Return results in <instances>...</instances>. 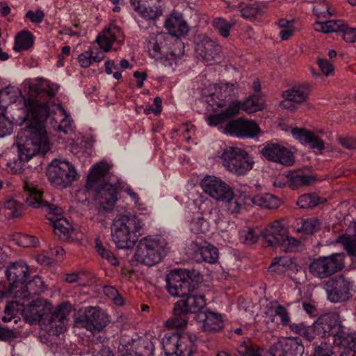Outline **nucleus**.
Listing matches in <instances>:
<instances>
[{"label":"nucleus","instance_id":"nucleus-1","mask_svg":"<svg viewBox=\"0 0 356 356\" xmlns=\"http://www.w3.org/2000/svg\"><path fill=\"white\" fill-rule=\"evenodd\" d=\"M26 114L22 118L26 126L21 129L17 136L18 157L7 163L11 174H21L24 170V163L38 154H44L51 147L45 123L49 111L44 104L29 99L24 103Z\"/></svg>","mask_w":356,"mask_h":356},{"label":"nucleus","instance_id":"nucleus-2","mask_svg":"<svg viewBox=\"0 0 356 356\" xmlns=\"http://www.w3.org/2000/svg\"><path fill=\"white\" fill-rule=\"evenodd\" d=\"M23 182L24 189L27 193L26 203L34 208H45L49 211L47 218L51 223L55 235L63 240L73 238L75 231L65 218L60 217L61 209L44 201L41 190L29 177H24Z\"/></svg>","mask_w":356,"mask_h":356},{"label":"nucleus","instance_id":"nucleus-3","mask_svg":"<svg viewBox=\"0 0 356 356\" xmlns=\"http://www.w3.org/2000/svg\"><path fill=\"white\" fill-rule=\"evenodd\" d=\"M143 223L136 216L118 215L113 220L111 236L119 249L132 248L143 234Z\"/></svg>","mask_w":356,"mask_h":356},{"label":"nucleus","instance_id":"nucleus-4","mask_svg":"<svg viewBox=\"0 0 356 356\" xmlns=\"http://www.w3.org/2000/svg\"><path fill=\"white\" fill-rule=\"evenodd\" d=\"M202 280V275L197 270L177 269L167 275L166 287L172 296L185 298L197 289Z\"/></svg>","mask_w":356,"mask_h":356},{"label":"nucleus","instance_id":"nucleus-5","mask_svg":"<svg viewBox=\"0 0 356 356\" xmlns=\"http://www.w3.org/2000/svg\"><path fill=\"white\" fill-rule=\"evenodd\" d=\"M168 249V244L163 237L147 236L140 240L134 258L138 263L152 266L161 261Z\"/></svg>","mask_w":356,"mask_h":356},{"label":"nucleus","instance_id":"nucleus-6","mask_svg":"<svg viewBox=\"0 0 356 356\" xmlns=\"http://www.w3.org/2000/svg\"><path fill=\"white\" fill-rule=\"evenodd\" d=\"M197 337L191 333H172L163 339V346L167 356H196Z\"/></svg>","mask_w":356,"mask_h":356},{"label":"nucleus","instance_id":"nucleus-7","mask_svg":"<svg viewBox=\"0 0 356 356\" xmlns=\"http://www.w3.org/2000/svg\"><path fill=\"white\" fill-rule=\"evenodd\" d=\"M222 165L229 172L239 176L251 170L254 164L253 157L243 149L228 147L221 155Z\"/></svg>","mask_w":356,"mask_h":356},{"label":"nucleus","instance_id":"nucleus-8","mask_svg":"<svg viewBox=\"0 0 356 356\" xmlns=\"http://www.w3.org/2000/svg\"><path fill=\"white\" fill-rule=\"evenodd\" d=\"M47 177L54 187L66 188L76 179L77 172L74 166L69 161L54 159L47 168Z\"/></svg>","mask_w":356,"mask_h":356},{"label":"nucleus","instance_id":"nucleus-9","mask_svg":"<svg viewBox=\"0 0 356 356\" xmlns=\"http://www.w3.org/2000/svg\"><path fill=\"white\" fill-rule=\"evenodd\" d=\"M259 233L268 246L279 245L286 252H292L299 244L297 239L287 235L286 229L278 220L269 224Z\"/></svg>","mask_w":356,"mask_h":356},{"label":"nucleus","instance_id":"nucleus-10","mask_svg":"<svg viewBox=\"0 0 356 356\" xmlns=\"http://www.w3.org/2000/svg\"><path fill=\"white\" fill-rule=\"evenodd\" d=\"M344 254H332L327 257H320L309 264V272L315 277L323 279L341 270L344 266Z\"/></svg>","mask_w":356,"mask_h":356},{"label":"nucleus","instance_id":"nucleus-11","mask_svg":"<svg viewBox=\"0 0 356 356\" xmlns=\"http://www.w3.org/2000/svg\"><path fill=\"white\" fill-rule=\"evenodd\" d=\"M236 89L234 84L222 83L215 87V91L207 97L206 103L213 111H217L218 108H227L231 104H236L239 111L241 102L234 100Z\"/></svg>","mask_w":356,"mask_h":356},{"label":"nucleus","instance_id":"nucleus-12","mask_svg":"<svg viewBox=\"0 0 356 356\" xmlns=\"http://www.w3.org/2000/svg\"><path fill=\"white\" fill-rule=\"evenodd\" d=\"M72 311V306L68 303L60 305L54 312L46 316L45 324L42 329L49 334L58 335L64 332L67 329V316Z\"/></svg>","mask_w":356,"mask_h":356},{"label":"nucleus","instance_id":"nucleus-13","mask_svg":"<svg viewBox=\"0 0 356 356\" xmlns=\"http://www.w3.org/2000/svg\"><path fill=\"white\" fill-rule=\"evenodd\" d=\"M122 33L120 29L111 25L108 28L104 29L95 39V42L99 46L102 51L94 55L93 51H90V63L100 62L105 57V52L111 50L113 42L117 41L121 42Z\"/></svg>","mask_w":356,"mask_h":356},{"label":"nucleus","instance_id":"nucleus-14","mask_svg":"<svg viewBox=\"0 0 356 356\" xmlns=\"http://www.w3.org/2000/svg\"><path fill=\"white\" fill-rule=\"evenodd\" d=\"M305 348L298 337H282L268 349L272 356H302Z\"/></svg>","mask_w":356,"mask_h":356},{"label":"nucleus","instance_id":"nucleus-15","mask_svg":"<svg viewBox=\"0 0 356 356\" xmlns=\"http://www.w3.org/2000/svg\"><path fill=\"white\" fill-rule=\"evenodd\" d=\"M92 188L96 192L95 204L97 209L102 212L111 211L118 200L115 186L108 182H102Z\"/></svg>","mask_w":356,"mask_h":356},{"label":"nucleus","instance_id":"nucleus-16","mask_svg":"<svg viewBox=\"0 0 356 356\" xmlns=\"http://www.w3.org/2000/svg\"><path fill=\"white\" fill-rule=\"evenodd\" d=\"M52 305L43 299H37L28 304L22 309V315L31 324L38 323L43 326L45 324L46 316H48L52 310Z\"/></svg>","mask_w":356,"mask_h":356},{"label":"nucleus","instance_id":"nucleus-17","mask_svg":"<svg viewBox=\"0 0 356 356\" xmlns=\"http://www.w3.org/2000/svg\"><path fill=\"white\" fill-rule=\"evenodd\" d=\"M204 192L218 201L231 197L232 188L221 179L207 176L201 181Z\"/></svg>","mask_w":356,"mask_h":356},{"label":"nucleus","instance_id":"nucleus-18","mask_svg":"<svg viewBox=\"0 0 356 356\" xmlns=\"http://www.w3.org/2000/svg\"><path fill=\"white\" fill-rule=\"evenodd\" d=\"M29 266L23 261L10 264L6 270V275L10 284V293L15 296L16 290L21 289L28 280Z\"/></svg>","mask_w":356,"mask_h":356},{"label":"nucleus","instance_id":"nucleus-19","mask_svg":"<svg viewBox=\"0 0 356 356\" xmlns=\"http://www.w3.org/2000/svg\"><path fill=\"white\" fill-rule=\"evenodd\" d=\"M260 131L258 124L252 120L238 119L229 121L225 127V132L238 138H253Z\"/></svg>","mask_w":356,"mask_h":356},{"label":"nucleus","instance_id":"nucleus-20","mask_svg":"<svg viewBox=\"0 0 356 356\" xmlns=\"http://www.w3.org/2000/svg\"><path fill=\"white\" fill-rule=\"evenodd\" d=\"M329 286L331 289L327 290V298L332 302H344L352 296L350 282L342 275L332 279L329 282Z\"/></svg>","mask_w":356,"mask_h":356},{"label":"nucleus","instance_id":"nucleus-21","mask_svg":"<svg viewBox=\"0 0 356 356\" xmlns=\"http://www.w3.org/2000/svg\"><path fill=\"white\" fill-rule=\"evenodd\" d=\"M261 154L268 160L290 166L294 163L292 152L284 146L270 143L266 145L261 150Z\"/></svg>","mask_w":356,"mask_h":356},{"label":"nucleus","instance_id":"nucleus-22","mask_svg":"<svg viewBox=\"0 0 356 356\" xmlns=\"http://www.w3.org/2000/svg\"><path fill=\"white\" fill-rule=\"evenodd\" d=\"M110 321L106 312L99 307H90V333L97 336V341L102 343L105 339L104 332Z\"/></svg>","mask_w":356,"mask_h":356},{"label":"nucleus","instance_id":"nucleus-23","mask_svg":"<svg viewBox=\"0 0 356 356\" xmlns=\"http://www.w3.org/2000/svg\"><path fill=\"white\" fill-rule=\"evenodd\" d=\"M339 317L337 314L330 313L321 316L314 323V332L321 337L334 334L341 326Z\"/></svg>","mask_w":356,"mask_h":356},{"label":"nucleus","instance_id":"nucleus-24","mask_svg":"<svg viewBox=\"0 0 356 356\" xmlns=\"http://www.w3.org/2000/svg\"><path fill=\"white\" fill-rule=\"evenodd\" d=\"M197 54L207 64L220 59L221 52L220 45L215 40L207 36H204L196 47Z\"/></svg>","mask_w":356,"mask_h":356},{"label":"nucleus","instance_id":"nucleus-25","mask_svg":"<svg viewBox=\"0 0 356 356\" xmlns=\"http://www.w3.org/2000/svg\"><path fill=\"white\" fill-rule=\"evenodd\" d=\"M183 298L176 302L177 303L178 311L184 309L188 314H198L200 312H203L202 309L207 305V300L204 295L197 294L194 292H191L189 295Z\"/></svg>","mask_w":356,"mask_h":356},{"label":"nucleus","instance_id":"nucleus-26","mask_svg":"<svg viewBox=\"0 0 356 356\" xmlns=\"http://www.w3.org/2000/svg\"><path fill=\"white\" fill-rule=\"evenodd\" d=\"M197 322L202 323V330L207 332H215L224 327V322L221 314L205 310L196 316Z\"/></svg>","mask_w":356,"mask_h":356},{"label":"nucleus","instance_id":"nucleus-27","mask_svg":"<svg viewBox=\"0 0 356 356\" xmlns=\"http://www.w3.org/2000/svg\"><path fill=\"white\" fill-rule=\"evenodd\" d=\"M310 92V87L308 84H302L293 86L292 88L284 91L282 97L284 99L280 106L284 108H289V102L301 104L306 101Z\"/></svg>","mask_w":356,"mask_h":356},{"label":"nucleus","instance_id":"nucleus-28","mask_svg":"<svg viewBox=\"0 0 356 356\" xmlns=\"http://www.w3.org/2000/svg\"><path fill=\"white\" fill-rule=\"evenodd\" d=\"M165 27L169 33L175 37H181L188 32V26L181 15L172 12L165 19Z\"/></svg>","mask_w":356,"mask_h":356},{"label":"nucleus","instance_id":"nucleus-29","mask_svg":"<svg viewBox=\"0 0 356 356\" xmlns=\"http://www.w3.org/2000/svg\"><path fill=\"white\" fill-rule=\"evenodd\" d=\"M333 341L334 344L341 350L355 348L356 346V332L341 325L334 334Z\"/></svg>","mask_w":356,"mask_h":356},{"label":"nucleus","instance_id":"nucleus-30","mask_svg":"<svg viewBox=\"0 0 356 356\" xmlns=\"http://www.w3.org/2000/svg\"><path fill=\"white\" fill-rule=\"evenodd\" d=\"M293 136L302 144L308 145L312 149L323 150L325 149L324 142L313 132L305 129L294 128L291 131Z\"/></svg>","mask_w":356,"mask_h":356},{"label":"nucleus","instance_id":"nucleus-31","mask_svg":"<svg viewBox=\"0 0 356 356\" xmlns=\"http://www.w3.org/2000/svg\"><path fill=\"white\" fill-rule=\"evenodd\" d=\"M44 285L42 278L34 276L30 281H26L24 287L15 291V297L20 299H27L31 295L40 294L44 291Z\"/></svg>","mask_w":356,"mask_h":356},{"label":"nucleus","instance_id":"nucleus-32","mask_svg":"<svg viewBox=\"0 0 356 356\" xmlns=\"http://www.w3.org/2000/svg\"><path fill=\"white\" fill-rule=\"evenodd\" d=\"M29 99H33V100L38 102L41 104H44L45 106L47 107V109L49 110L47 103L41 102L38 99H33V98L24 99L23 107L22 108L24 115L22 116L19 117V120L15 119V118H13V119L11 120L9 118L8 116L6 115V113H0V138H3L6 136L10 135L12 133L13 129L14 121H15L16 122H18L19 121H20L21 122H23L22 121V118L26 114L25 108H24V103L26 101H27ZM48 111L49 112V111ZM24 122L26 124V125H25V127H26V122Z\"/></svg>","mask_w":356,"mask_h":356},{"label":"nucleus","instance_id":"nucleus-33","mask_svg":"<svg viewBox=\"0 0 356 356\" xmlns=\"http://www.w3.org/2000/svg\"><path fill=\"white\" fill-rule=\"evenodd\" d=\"M24 84L25 86L27 85L30 90L36 92L44 90L50 97L54 96L59 88V86L56 83H51L42 77H38L34 80L26 81Z\"/></svg>","mask_w":356,"mask_h":356},{"label":"nucleus","instance_id":"nucleus-34","mask_svg":"<svg viewBox=\"0 0 356 356\" xmlns=\"http://www.w3.org/2000/svg\"><path fill=\"white\" fill-rule=\"evenodd\" d=\"M250 200L254 205L269 209H275L281 204V200L270 193L254 195L250 198Z\"/></svg>","mask_w":356,"mask_h":356},{"label":"nucleus","instance_id":"nucleus-35","mask_svg":"<svg viewBox=\"0 0 356 356\" xmlns=\"http://www.w3.org/2000/svg\"><path fill=\"white\" fill-rule=\"evenodd\" d=\"M111 166L104 161H100L95 164L90 170V189L100 184L102 182H106L103 178L109 172Z\"/></svg>","mask_w":356,"mask_h":356},{"label":"nucleus","instance_id":"nucleus-36","mask_svg":"<svg viewBox=\"0 0 356 356\" xmlns=\"http://www.w3.org/2000/svg\"><path fill=\"white\" fill-rule=\"evenodd\" d=\"M287 184L292 189H296L302 186L312 184L316 178L312 175H306L302 172H290L286 175Z\"/></svg>","mask_w":356,"mask_h":356},{"label":"nucleus","instance_id":"nucleus-37","mask_svg":"<svg viewBox=\"0 0 356 356\" xmlns=\"http://www.w3.org/2000/svg\"><path fill=\"white\" fill-rule=\"evenodd\" d=\"M220 109V113L211 115L207 118V122L210 126H216L227 118H232L238 113V108L236 104H231L229 107Z\"/></svg>","mask_w":356,"mask_h":356},{"label":"nucleus","instance_id":"nucleus-38","mask_svg":"<svg viewBox=\"0 0 356 356\" xmlns=\"http://www.w3.org/2000/svg\"><path fill=\"white\" fill-rule=\"evenodd\" d=\"M176 302L173 308V316L165 322V325L169 328L181 329L186 326L188 317V313L183 309L180 311L177 309Z\"/></svg>","mask_w":356,"mask_h":356},{"label":"nucleus","instance_id":"nucleus-39","mask_svg":"<svg viewBox=\"0 0 356 356\" xmlns=\"http://www.w3.org/2000/svg\"><path fill=\"white\" fill-rule=\"evenodd\" d=\"M120 356H153L154 345L149 341H144L137 350L126 348L122 346L120 348Z\"/></svg>","mask_w":356,"mask_h":356},{"label":"nucleus","instance_id":"nucleus-40","mask_svg":"<svg viewBox=\"0 0 356 356\" xmlns=\"http://www.w3.org/2000/svg\"><path fill=\"white\" fill-rule=\"evenodd\" d=\"M34 44V36L28 31H22L18 33L15 38L13 50L16 52L26 51L33 47Z\"/></svg>","mask_w":356,"mask_h":356},{"label":"nucleus","instance_id":"nucleus-41","mask_svg":"<svg viewBox=\"0 0 356 356\" xmlns=\"http://www.w3.org/2000/svg\"><path fill=\"white\" fill-rule=\"evenodd\" d=\"M321 227V222L316 218H301L297 222L296 232L305 234H312L318 232Z\"/></svg>","mask_w":356,"mask_h":356},{"label":"nucleus","instance_id":"nucleus-42","mask_svg":"<svg viewBox=\"0 0 356 356\" xmlns=\"http://www.w3.org/2000/svg\"><path fill=\"white\" fill-rule=\"evenodd\" d=\"M344 24V22L341 19L327 20L325 22H316L314 23V30L323 33L342 32Z\"/></svg>","mask_w":356,"mask_h":356},{"label":"nucleus","instance_id":"nucleus-43","mask_svg":"<svg viewBox=\"0 0 356 356\" xmlns=\"http://www.w3.org/2000/svg\"><path fill=\"white\" fill-rule=\"evenodd\" d=\"M166 34L159 33L150 38L149 41V49L152 51V56L158 57L162 54L166 40Z\"/></svg>","mask_w":356,"mask_h":356},{"label":"nucleus","instance_id":"nucleus-44","mask_svg":"<svg viewBox=\"0 0 356 356\" xmlns=\"http://www.w3.org/2000/svg\"><path fill=\"white\" fill-rule=\"evenodd\" d=\"M325 201V199L318 197L315 193H307L299 197L297 205L302 209H312Z\"/></svg>","mask_w":356,"mask_h":356},{"label":"nucleus","instance_id":"nucleus-45","mask_svg":"<svg viewBox=\"0 0 356 356\" xmlns=\"http://www.w3.org/2000/svg\"><path fill=\"white\" fill-rule=\"evenodd\" d=\"M263 349L250 340L242 341L238 346V352L242 356H262Z\"/></svg>","mask_w":356,"mask_h":356},{"label":"nucleus","instance_id":"nucleus-46","mask_svg":"<svg viewBox=\"0 0 356 356\" xmlns=\"http://www.w3.org/2000/svg\"><path fill=\"white\" fill-rule=\"evenodd\" d=\"M13 240L15 243L24 248H35L40 244L39 239L32 235L16 233L13 236Z\"/></svg>","mask_w":356,"mask_h":356},{"label":"nucleus","instance_id":"nucleus-47","mask_svg":"<svg viewBox=\"0 0 356 356\" xmlns=\"http://www.w3.org/2000/svg\"><path fill=\"white\" fill-rule=\"evenodd\" d=\"M134 10L145 19H155L162 15L160 6L154 4L140 6V8Z\"/></svg>","mask_w":356,"mask_h":356},{"label":"nucleus","instance_id":"nucleus-48","mask_svg":"<svg viewBox=\"0 0 356 356\" xmlns=\"http://www.w3.org/2000/svg\"><path fill=\"white\" fill-rule=\"evenodd\" d=\"M19 93L18 89L13 88H6L0 90V113H6V105L8 103L15 102L14 97Z\"/></svg>","mask_w":356,"mask_h":356},{"label":"nucleus","instance_id":"nucleus-49","mask_svg":"<svg viewBox=\"0 0 356 356\" xmlns=\"http://www.w3.org/2000/svg\"><path fill=\"white\" fill-rule=\"evenodd\" d=\"M212 26L220 35L227 38L234 23L228 22L222 17H216L212 21Z\"/></svg>","mask_w":356,"mask_h":356},{"label":"nucleus","instance_id":"nucleus-50","mask_svg":"<svg viewBox=\"0 0 356 356\" xmlns=\"http://www.w3.org/2000/svg\"><path fill=\"white\" fill-rule=\"evenodd\" d=\"M198 253L201 259L209 264H215L218 259V249L211 245L203 246L199 248Z\"/></svg>","mask_w":356,"mask_h":356},{"label":"nucleus","instance_id":"nucleus-51","mask_svg":"<svg viewBox=\"0 0 356 356\" xmlns=\"http://www.w3.org/2000/svg\"><path fill=\"white\" fill-rule=\"evenodd\" d=\"M261 231V229H259L245 228L239 232V239L244 244H254L257 241L259 236H261L259 233Z\"/></svg>","mask_w":356,"mask_h":356},{"label":"nucleus","instance_id":"nucleus-52","mask_svg":"<svg viewBox=\"0 0 356 356\" xmlns=\"http://www.w3.org/2000/svg\"><path fill=\"white\" fill-rule=\"evenodd\" d=\"M95 250L102 259H106L113 266L118 264L117 258L108 249L106 248V247L103 245L99 238H95Z\"/></svg>","mask_w":356,"mask_h":356},{"label":"nucleus","instance_id":"nucleus-53","mask_svg":"<svg viewBox=\"0 0 356 356\" xmlns=\"http://www.w3.org/2000/svg\"><path fill=\"white\" fill-rule=\"evenodd\" d=\"M263 106L259 102V96L254 95L241 103L240 109H242L246 113H252L261 110Z\"/></svg>","mask_w":356,"mask_h":356},{"label":"nucleus","instance_id":"nucleus-54","mask_svg":"<svg viewBox=\"0 0 356 356\" xmlns=\"http://www.w3.org/2000/svg\"><path fill=\"white\" fill-rule=\"evenodd\" d=\"M268 311L274 316H279L283 325H286L289 323L290 317L287 310L277 302H271Z\"/></svg>","mask_w":356,"mask_h":356},{"label":"nucleus","instance_id":"nucleus-55","mask_svg":"<svg viewBox=\"0 0 356 356\" xmlns=\"http://www.w3.org/2000/svg\"><path fill=\"white\" fill-rule=\"evenodd\" d=\"M58 113L63 117L60 124L58 126V131L65 134H71L73 132L72 122L66 111L60 105L57 106Z\"/></svg>","mask_w":356,"mask_h":356},{"label":"nucleus","instance_id":"nucleus-56","mask_svg":"<svg viewBox=\"0 0 356 356\" xmlns=\"http://www.w3.org/2000/svg\"><path fill=\"white\" fill-rule=\"evenodd\" d=\"M225 204L227 211L231 213H239L243 208V201L239 197H236L232 191L231 197L222 200Z\"/></svg>","mask_w":356,"mask_h":356},{"label":"nucleus","instance_id":"nucleus-57","mask_svg":"<svg viewBox=\"0 0 356 356\" xmlns=\"http://www.w3.org/2000/svg\"><path fill=\"white\" fill-rule=\"evenodd\" d=\"M313 12L318 17L328 18L334 15V11L330 10L329 4L324 0H318L313 8Z\"/></svg>","mask_w":356,"mask_h":356},{"label":"nucleus","instance_id":"nucleus-58","mask_svg":"<svg viewBox=\"0 0 356 356\" xmlns=\"http://www.w3.org/2000/svg\"><path fill=\"white\" fill-rule=\"evenodd\" d=\"M89 198V175L86 176V184L83 187L78 189L74 195V200L80 203L88 205Z\"/></svg>","mask_w":356,"mask_h":356},{"label":"nucleus","instance_id":"nucleus-59","mask_svg":"<svg viewBox=\"0 0 356 356\" xmlns=\"http://www.w3.org/2000/svg\"><path fill=\"white\" fill-rule=\"evenodd\" d=\"M337 242L343 245L344 249L349 254L356 255V241L352 239L349 236H339Z\"/></svg>","mask_w":356,"mask_h":356},{"label":"nucleus","instance_id":"nucleus-60","mask_svg":"<svg viewBox=\"0 0 356 356\" xmlns=\"http://www.w3.org/2000/svg\"><path fill=\"white\" fill-rule=\"evenodd\" d=\"M4 208L9 210V215L13 218L19 217L22 213L21 204L13 199H8L4 202Z\"/></svg>","mask_w":356,"mask_h":356},{"label":"nucleus","instance_id":"nucleus-61","mask_svg":"<svg viewBox=\"0 0 356 356\" xmlns=\"http://www.w3.org/2000/svg\"><path fill=\"white\" fill-rule=\"evenodd\" d=\"M240 8L241 17L248 19L255 17L261 11L260 7L257 3L248 5L245 7H242V5H240Z\"/></svg>","mask_w":356,"mask_h":356},{"label":"nucleus","instance_id":"nucleus-62","mask_svg":"<svg viewBox=\"0 0 356 356\" xmlns=\"http://www.w3.org/2000/svg\"><path fill=\"white\" fill-rule=\"evenodd\" d=\"M190 229L195 234L204 233L208 231V223L202 218L193 219L190 223Z\"/></svg>","mask_w":356,"mask_h":356},{"label":"nucleus","instance_id":"nucleus-63","mask_svg":"<svg viewBox=\"0 0 356 356\" xmlns=\"http://www.w3.org/2000/svg\"><path fill=\"white\" fill-rule=\"evenodd\" d=\"M334 351L332 346L327 343H321L315 347L312 356H332Z\"/></svg>","mask_w":356,"mask_h":356},{"label":"nucleus","instance_id":"nucleus-64","mask_svg":"<svg viewBox=\"0 0 356 356\" xmlns=\"http://www.w3.org/2000/svg\"><path fill=\"white\" fill-rule=\"evenodd\" d=\"M74 327L85 328L86 330H89V317L86 314V312L82 313L81 311L79 312L77 316L74 321Z\"/></svg>","mask_w":356,"mask_h":356}]
</instances>
